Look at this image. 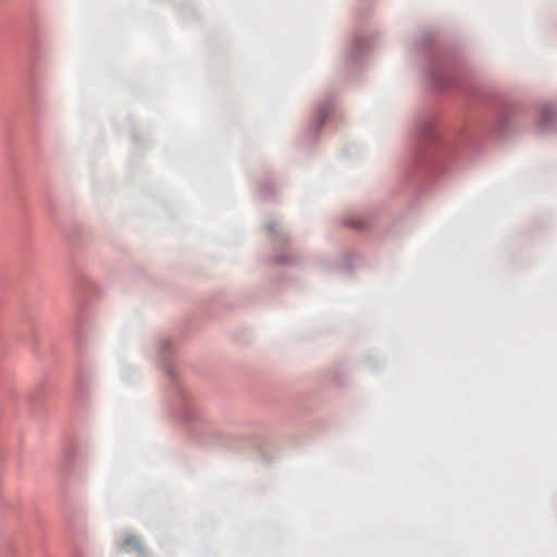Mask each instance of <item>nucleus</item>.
I'll return each mask as SVG.
<instances>
[{
	"instance_id": "nucleus-1",
	"label": "nucleus",
	"mask_w": 557,
	"mask_h": 557,
	"mask_svg": "<svg viewBox=\"0 0 557 557\" xmlns=\"http://www.w3.org/2000/svg\"><path fill=\"white\" fill-rule=\"evenodd\" d=\"M140 543L135 535L127 534L123 537L121 543V549L128 552L129 549H139Z\"/></svg>"
}]
</instances>
